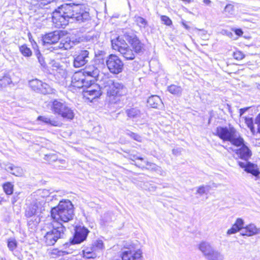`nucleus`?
<instances>
[{
    "label": "nucleus",
    "instance_id": "27",
    "mask_svg": "<svg viewBox=\"0 0 260 260\" xmlns=\"http://www.w3.org/2000/svg\"><path fill=\"white\" fill-rule=\"evenodd\" d=\"M119 52L126 60H133L135 57L133 50L128 46L124 48H121Z\"/></svg>",
    "mask_w": 260,
    "mask_h": 260
},
{
    "label": "nucleus",
    "instance_id": "29",
    "mask_svg": "<svg viewBox=\"0 0 260 260\" xmlns=\"http://www.w3.org/2000/svg\"><path fill=\"white\" fill-rule=\"evenodd\" d=\"M52 1L53 0H27V2L38 8L43 9L45 8L46 6L51 3Z\"/></svg>",
    "mask_w": 260,
    "mask_h": 260
},
{
    "label": "nucleus",
    "instance_id": "26",
    "mask_svg": "<svg viewBox=\"0 0 260 260\" xmlns=\"http://www.w3.org/2000/svg\"><path fill=\"white\" fill-rule=\"evenodd\" d=\"M89 89L84 92V96L87 97L88 99H94L96 98H98L101 95L100 90L98 89V87H96L97 89L93 88V87H90Z\"/></svg>",
    "mask_w": 260,
    "mask_h": 260
},
{
    "label": "nucleus",
    "instance_id": "11",
    "mask_svg": "<svg viewBox=\"0 0 260 260\" xmlns=\"http://www.w3.org/2000/svg\"><path fill=\"white\" fill-rule=\"evenodd\" d=\"M30 87L34 91L44 94H49L53 92V89L49 85L43 83L38 79L32 80L29 83Z\"/></svg>",
    "mask_w": 260,
    "mask_h": 260
},
{
    "label": "nucleus",
    "instance_id": "12",
    "mask_svg": "<svg viewBox=\"0 0 260 260\" xmlns=\"http://www.w3.org/2000/svg\"><path fill=\"white\" fill-rule=\"evenodd\" d=\"M89 232L88 230L84 226H76L74 235L70 240V245L82 243L86 239Z\"/></svg>",
    "mask_w": 260,
    "mask_h": 260
},
{
    "label": "nucleus",
    "instance_id": "58",
    "mask_svg": "<svg viewBox=\"0 0 260 260\" xmlns=\"http://www.w3.org/2000/svg\"><path fill=\"white\" fill-rule=\"evenodd\" d=\"M256 87H257V88L258 89L260 90V84H258L257 85V86H256Z\"/></svg>",
    "mask_w": 260,
    "mask_h": 260
},
{
    "label": "nucleus",
    "instance_id": "18",
    "mask_svg": "<svg viewBox=\"0 0 260 260\" xmlns=\"http://www.w3.org/2000/svg\"><path fill=\"white\" fill-rule=\"evenodd\" d=\"M84 73V76L87 79L93 78L94 80L99 75L100 70L99 69L93 65L86 66L82 71Z\"/></svg>",
    "mask_w": 260,
    "mask_h": 260
},
{
    "label": "nucleus",
    "instance_id": "28",
    "mask_svg": "<svg viewBox=\"0 0 260 260\" xmlns=\"http://www.w3.org/2000/svg\"><path fill=\"white\" fill-rule=\"evenodd\" d=\"M125 113L129 119H136L140 117L141 112L137 108H130L125 109Z\"/></svg>",
    "mask_w": 260,
    "mask_h": 260
},
{
    "label": "nucleus",
    "instance_id": "46",
    "mask_svg": "<svg viewBox=\"0 0 260 260\" xmlns=\"http://www.w3.org/2000/svg\"><path fill=\"white\" fill-rule=\"evenodd\" d=\"M144 188L150 191H153L155 190L156 187L153 184L149 182H146L144 183Z\"/></svg>",
    "mask_w": 260,
    "mask_h": 260
},
{
    "label": "nucleus",
    "instance_id": "47",
    "mask_svg": "<svg viewBox=\"0 0 260 260\" xmlns=\"http://www.w3.org/2000/svg\"><path fill=\"white\" fill-rule=\"evenodd\" d=\"M95 54V57L98 58V59L100 60H103L104 56L105 54V52L103 51H100L98 50L96 52H94ZM104 61V60H103Z\"/></svg>",
    "mask_w": 260,
    "mask_h": 260
},
{
    "label": "nucleus",
    "instance_id": "20",
    "mask_svg": "<svg viewBox=\"0 0 260 260\" xmlns=\"http://www.w3.org/2000/svg\"><path fill=\"white\" fill-rule=\"evenodd\" d=\"M74 45V42L71 41L70 38L67 37L64 39L61 40L58 46L51 47L50 49H52L51 51L57 50L58 48L68 50L72 48Z\"/></svg>",
    "mask_w": 260,
    "mask_h": 260
},
{
    "label": "nucleus",
    "instance_id": "44",
    "mask_svg": "<svg viewBox=\"0 0 260 260\" xmlns=\"http://www.w3.org/2000/svg\"><path fill=\"white\" fill-rule=\"evenodd\" d=\"M160 18L161 21L166 25L170 26L172 25V21L169 17L165 15H162L161 16Z\"/></svg>",
    "mask_w": 260,
    "mask_h": 260
},
{
    "label": "nucleus",
    "instance_id": "36",
    "mask_svg": "<svg viewBox=\"0 0 260 260\" xmlns=\"http://www.w3.org/2000/svg\"><path fill=\"white\" fill-rule=\"evenodd\" d=\"M3 189L7 194H12L13 192V185L10 182L6 183L3 185Z\"/></svg>",
    "mask_w": 260,
    "mask_h": 260
},
{
    "label": "nucleus",
    "instance_id": "51",
    "mask_svg": "<svg viewBox=\"0 0 260 260\" xmlns=\"http://www.w3.org/2000/svg\"><path fill=\"white\" fill-rule=\"evenodd\" d=\"M255 122L257 124V129L258 132L260 133V113L255 118Z\"/></svg>",
    "mask_w": 260,
    "mask_h": 260
},
{
    "label": "nucleus",
    "instance_id": "6",
    "mask_svg": "<svg viewBox=\"0 0 260 260\" xmlns=\"http://www.w3.org/2000/svg\"><path fill=\"white\" fill-rule=\"evenodd\" d=\"M142 252L137 249L135 244L132 242H126L120 252L122 260H141Z\"/></svg>",
    "mask_w": 260,
    "mask_h": 260
},
{
    "label": "nucleus",
    "instance_id": "14",
    "mask_svg": "<svg viewBox=\"0 0 260 260\" xmlns=\"http://www.w3.org/2000/svg\"><path fill=\"white\" fill-rule=\"evenodd\" d=\"M125 38L131 44L135 53H140L143 52L144 45L136 35H125Z\"/></svg>",
    "mask_w": 260,
    "mask_h": 260
},
{
    "label": "nucleus",
    "instance_id": "45",
    "mask_svg": "<svg viewBox=\"0 0 260 260\" xmlns=\"http://www.w3.org/2000/svg\"><path fill=\"white\" fill-rule=\"evenodd\" d=\"M233 57L237 60H241L244 58V54L241 51H236L234 53Z\"/></svg>",
    "mask_w": 260,
    "mask_h": 260
},
{
    "label": "nucleus",
    "instance_id": "10",
    "mask_svg": "<svg viewBox=\"0 0 260 260\" xmlns=\"http://www.w3.org/2000/svg\"><path fill=\"white\" fill-rule=\"evenodd\" d=\"M109 89L107 93L110 96H121L127 93L126 87L122 83L116 81H109Z\"/></svg>",
    "mask_w": 260,
    "mask_h": 260
},
{
    "label": "nucleus",
    "instance_id": "39",
    "mask_svg": "<svg viewBox=\"0 0 260 260\" xmlns=\"http://www.w3.org/2000/svg\"><path fill=\"white\" fill-rule=\"evenodd\" d=\"M17 243L15 239L11 238L8 240V247L11 251H13L17 247Z\"/></svg>",
    "mask_w": 260,
    "mask_h": 260
},
{
    "label": "nucleus",
    "instance_id": "4",
    "mask_svg": "<svg viewBox=\"0 0 260 260\" xmlns=\"http://www.w3.org/2000/svg\"><path fill=\"white\" fill-rule=\"evenodd\" d=\"M216 135L224 141H229L235 146H239L244 142L243 138L233 127L218 126L216 128Z\"/></svg>",
    "mask_w": 260,
    "mask_h": 260
},
{
    "label": "nucleus",
    "instance_id": "53",
    "mask_svg": "<svg viewBox=\"0 0 260 260\" xmlns=\"http://www.w3.org/2000/svg\"><path fill=\"white\" fill-rule=\"evenodd\" d=\"M19 199L18 195L14 196L13 198L12 199V204H15Z\"/></svg>",
    "mask_w": 260,
    "mask_h": 260
},
{
    "label": "nucleus",
    "instance_id": "56",
    "mask_svg": "<svg viewBox=\"0 0 260 260\" xmlns=\"http://www.w3.org/2000/svg\"><path fill=\"white\" fill-rule=\"evenodd\" d=\"M203 2L207 5H209L211 3L210 0H203Z\"/></svg>",
    "mask_w": 260,
    "mask_h": 260
},
{
    "label": "nucleus",
    "instance_id": "34",
    "mask_svg": "<svg viewBox=\"0 0 260 260\" xmlns=\"http://www.w3.org/2000/svg\"><path fill=\"white\" fill-rule=\"evenodd\" d=\"M12 80L9 75H5L0 78V87H6L12 83Z\"/></svg>",
    "mask_w": 260,
    "mask_h": 260
},
{
    "label": "nucleus",
    "instance_id": "55",
    "mask_svg": "<svg viewBox=\"0 0 260 260\" xmlns=\"http://www.w3.org/2000/svg\"><path fill=\"white\" fill-rule=\"evenodd\" d=\"M181 23H182V25H183V26H184V27L186 29L189 30V29H190V27H189L188 25H187V24H186L184 20L182 21Z\"/></svg>",
    "mask_w": 260,
    "mask_h": 260
},
{
    "label": "nucleus",
    "instance_id": "5",
    "mask_svg": "<svg viewBox=\"0 0 260 260\" xmlns=\"http://www.w3.org/2000/svg\"><path fill=\"white\" fill-rule=\"evenodd\" d=\"M66 228L61 223L55 222L52 223V228L47 232L44 236V241L48 246L53 245L58 239L63 238Z\"/></svg>",
    "mask_w": 260,
    "mask_h": 260
},
{
    "label": "nucleus",
    "instance_id": "9",
    "mask_svg": "<svg viewBox=\"0 0 260 260\" xmlns=\"http://www.w3.org/2000/svg\"><path fill=\"white\" fill-rule=\"evenodd\" d=\"M94 82V80L87 79L82 71L77 72L74 74L72 78V85L78 88L84 87H88Z\"/></svg>",
    "mask_w": 260,
    "mask_h": 260
},
{
    "label": "nucleus",
    "instance_id": "31",
    "mask_svg": "<svg viewBox=\"0 0 260 260\" xmlns=\"http://www.w3.org/2000/svg\"><path fill=\"white\" fill-rule=\"evenodd\" d=\"M168 90L173 94L179 96L181 94L182 89L180 86L173 84L168 86Z\"/></svg>",
    "mask_w": 260,
    "mask_h": 260
},
{
    "label": "nucleus",
    "instance_id": "40",
    "mask_svg": "<svg viewBox=\"0 0 260 260\" xmlns=\"http://www.w3.org/2000/svg\"><path fill=\"white\" fill-rule=\"evenodd\" d=\"M245 123L247 126L250 128L251 132L253 133L254 132V127L253 125V121L252 118H246Z\"/></svg>",
    "mask_w": 260,
    "mask_h": 260
},
{
    "label": "nucleus",
    "instance_id": "3",
    "mask_svg": "<svg viewBox=\"0 0 260 260\" xmlns=\"http://www.w3.org/2000/svg\"><path fill=\"white\" fill-rule=\"evenodd\" d=\"M73 205L70 200H62L56 207L52 209L51 217L55 223L67 222L73 218Z\"/></svg>",
    "mask_w": 260,
    "mask_h": 260
},
{
    "label": "nucleus",
    "instance_id": "43",
    "mask_svg": "<svg viewBox=\"0 0 260 260\" xmlns=\"http://www.w3.org/2000/svg\"><path fill=\"white\" fill-rule=\"evenodd\" d=\"M36 56L41 66L45 67L46 65V62L45 61L44 57L42 56V54H41L39 51H38L36 52Z\"/></svg>",
    "mask_w": 260,
    "mask_h": 260
},
{
    "label": "nucleus",
    "instance_id": "21",
    "mask_svg": "<svg viewBox=\"0 0 260 260\" xmlns=\"http://www.w3.org/2000/svg\"><path fill=\"white\" fill-rule=\"evenodd\" d=\"M112 46L113 49L120 52L121 48H124L128 45L125 41L120 37H118L116 39L111 40Z\"/></svg>",
    "mask_w": 260,
    "mask_h": 260
},
{
    "label": "nucleus",
    "instance_id": "7",
    "mask_svg": "<svg viewBox=\"0 0 260 260\" xmlns=\"http://www.w3.org/2000/svg\"><path fill=\"white\" fill-rule=\"evenodd\" d=\"M51 103V110L54 114L60 115L63 118L70 120L73 119L74 112L65 102L55 100Z\"/></svg>",
    "mask_w": 260,
    "mask_h": 260
},
{
    "label": "nucleus",
    "instance_id": "50",
    "mask_svg": "<svg viewBox=\"0 0 260 260\" xmlns=\"http://www.w3.org/2000/svg\"><path fill=\"white\" fill-rule=\"evenodd\" d=\"M206 191V187L204 186H201L199 187L197 190V193L200 194V195H203L205 193Z\"/></svg>",
    "mask_w": 260,
    "mask_h": 260
},
{
    "label": "nucleus",
    "instance_id": "32",
    "mask_svg": "<svg viewBox=\"0 0 260 260\" xmlns=\"http://www.w3.org/2000/svg\"><path fill=\"white\" fill-rule=\"evenodd\" d=\"M21 53L25 57H29L32 55V51L26 45L23 44L19 47Z\"/></svg>",
    "mask_w": 260,
    "mask_h": 260
},
{
    "label": "nucleus",
    "instance_id": "35",
    "mask_svg": "<svg viewBox=\"0 0 260 260\" xmlns=\"http://www.w3.org/2000/svg\"><path fill=\"white\" fill-rule=\"evenodd\" d=\"M146 165L148 166V167H140L139 166V168H141L142 169L145 168L148 170H155V171H160L161 168L156 165L155 164L149 162V161H146L145 162ZM138 167V166H137Z\"/></svg>",
    "mask_w": 260,
    "mask_h": 260
},
{
    "label": "nucleus",
    "instance_id": "8",
    "mask_svg": "<svg viewBox=\"0 0 260 260\" xmlns=\"http://www.w3.org/2000/svg\"><path fill=\"white\" fill-rule=\"evenodd\" d=\"M106 62L109 71L113 74H118L123 71L124 64L120 58L116 55H109Z\"/></svg>",
    "mask_w": 260,
    "mask_h": 260
},
{
    "label": "nucleus",
    "instance_id": "54",
    "mask_svg": "<svg viewBox=\"0 0 260 260\" xmlns=\"http://www.w3.org/2000/svg\"><path fill=\"white\" fill-rule=\"evenodd\" d=\"M248 109V108H242L240 109V114L242 115Z\"/></svg>",
    "mask_w": 260,
    "mask_h": 260
},
{
    "label": "nucleus",
    "instance_id": "19",
    "mask_svg": "<svg viewBox=\"0 0 260 260\" xmlns=\"http://www.w3.org/2000/svg\"><path fill=\"white\" fill-rule=\"evenodd\" d=\"M260 233V229L257 228L254 224H250L242 230L240 234L242 236H247L248 237L258 234Z\"/></svg>",
    "mask_w": 260,
    "mask_h": 260
},
{
    "label": "nucleus",
    "instance_id": "13",
    "mask_svg": "<svg viewBox=\"0 0 260 260\" xmlns=\"http://www.w3.org/2000/svg\"><path fill=\"white\" fill-rule=\"evenodd\" d=\"M90 52L88 50H81L74 56L73 65L75 68H80L86 64L89 60Z\"/></svg>",
    "mask_w": 260,
    "mask_h": 260
},
{
    "label": "nucleus",
    "instance_id": "1",
    "mask_svg": "<svg viewBox=\"0 0 260 260\" xmlns=\"http://www.w3.org/2000/svg\"><path fill=\"white\" fill-rule=\"evenodd\" d=\"M89 14L83 6L74 3L64 4L59 7L53 13V22L61 26L67 25L69 22L76 21L79 22H85L89 19Z\"/></svg>",
    "mask_w": 260,
    "mask_h": 260
},
{
    "label": "nucleus",
    "instance_id": "49",
    "mask_svg": "<svg viewBox=\"0 0 260 260\" xmlns=\"http://www.w3.org/2000/svg\"><path fill=\"white\" fill-rule=\"evenodd\" d=\"M45 159L48 161H55L57 159V157L55 154H47L45 155Z\"/></svg>",
    "mask_w": 260,
    "mask_h": 260
},
{
    "label": "nucleus",
    "instance_id": "24",
    "mask_svg": "<svg viewBox=\"0 0 260 260\" xmlns=\"http://www.w3.org/2000/svg\"><path fill=\"white\" fill-rule=\"evenodd\" d=\"M199 248L206 258L214 250L210 244L207 242H201L199 246Z\"/></svg>",
    "mask_w": 260,
    "mask_h": 260
},
{
    "label": "nucleus",
    "instance_id": "15",
    "mask_svg": "<svg viewBox=\"0 0 260 260\" xmlns=\"http://www.w3.org/2000/svg\"><path fill=\"white\" fill-rule=\"evenodd\" d=\"M237 162L239 166L248 173H250L253 176L257 177L259 176L260 172L257 166L254 164L251 163L248 160L241 161L238 160Z\"/></svg>",
    "mask_w": 260,
    "mask_h": 260
},
{
    "label": "nucleus",
    "instance_id": "48",
    "mask_svg": "<svg viewBox=\"0 0 260 260\" xmlns=\"http://www.w3.org/2000/svg\"><path fill=\"white\" fill-rule=\"evenodd\" d=\"M235 224L237 226H238V228H239L241 231L244 228V227L243 226L244 222L243 220L241 218H238L236 220Z\"/></svg>",
    "mask_w": 260,
    "mask_h": 260
},
{
    "label": "nucleus",
    "instance_id": "59",
    "mask_svg": "<svg viewBox=\"0 0 260 260\" xmlns=\"http://www.w3.org/2000/svg\"><path fill=\"white\" fill-rule=\"evenodd\" d=\"M87 258H90V257H93L92 256H87Z\"/></svg>",
    "mask_w": 260,
    "mask_h": 260
},
{
    "label": "nucleus",
    "instance_id": "38",
    "mask_svg": "<svg viewBox=\"0 0 260 260\" xmlns=\"http://www.w3.org/2000/svg\"><path fill=\"white\" fill-rule=\"evenodd\" d=\"M126 135L136 141L139 142L142 141V137L138 134L128 131L126 133Z\"/></svg>",
    "mask_w": 260,
    "mask_h": 260
},
{
    "label": "nucleus",
    "instance_id": "25",
    "mask_svg": "<svg viewBox=\"0 0 260 260\" xmlns=\"http://www.w3.org/2000/svg\"><path fill=\"white\" fill-rule=\"evenodd\" d=\"M148 106L153 108H158L162 104L160 98L156 95L150 96L147 100Z\"/></svg>",
    "mask_w": 260,
    "mask_h": 260
},
{
    "label": "nucleus",
    "instance_id": "60",
    "mask_svg": "<svg viewBox=\"0 0 260 260\" xmlns=\"http://www.w3.org/2000/svg\"><path fill=\"white\" fill-rule=\"evenodd\" d=\"M175 150H174V149L173 150V153H175Z\"/></svg>",
    "mask_w": 260,
    "mask_h": 260
},
{
    "label": "nucleus",
    "instance_id": "41",
    "mask_svg": "<svg viewBox=\"0 0 260 260\" xmlns=\"http://www.w3.org/2000/svg\"><path fill=\"white\" fill-rule=\"evenodd\" d=\"M239 231L241 232V229L234 223L232 227L228 230L226 234L228 235H230L232 234H235Z\"/></svg>",
    "mask_w": 260,
    "mask_h": 260
},
{
    "label": "nucleus",
    "instance_id": "57",
    "mask_svg": "<svg viewBox=\"0 0 260 260\" xmlns=\"http://www.w3.org/2000/svg\"><path fill=\"white\" fill-rule=\"evenodd\" d=\"M133 157L134 158H135V159H139V160H143V158H142L141 157H136L135 155H134Z\"/></svg>",
    "mask_w": 260,
    "mask_h": 260
},
{
    "label": "nucleus",
    "instance_id": "16",
    "mask_svg": "<svg viewBox=\"0 0 260 260\" xmlns=\"http://www.w3.org/2000/svg\"><path fill=\"white\" fill-rule=\"evenodd\" d=\"M244 141L243 144L240 145L239 147H241L240 148L234 150L235 153L237 155L238 158H236L237 161L239 160V158H241L244 160L247 161L251 157L252 152L249 148L245 144Z\"/></svg>",
    "mask_w": 260,
    "mask_h": 260
},
{
    "label": "nucleus",
    "instance_id": "33",
    "mask_svg": "<svg viewBox=\"0 0 260 260\" xmlns=\"http://www.w3.org/2000/svg\"><path fill=\"white\" fill-rule=\"evenodd\" d=\"M207 259L208 260H223V256L218 251L213 250Z\"/></svg>",
    "mask_w": 260,
    "mask_h": 260
},
{
    "label": "nucleus",
    "instance_id": "17",
    "mask_svg": "<svg viewBox=\"0 0 260 260\" xmlns=\"http://www.w3.org/2000/svg\"><path fill=\"white\" fill-rule=\"evenodd\" d=\"M60 38L59 31H54L46 34L42 37V41L44 45L55 44Z\"/></svg>",
    "mask_w": 260,
    "mask_h": 260
},
{
    "label": "nucleus",
    "instance_id": "52",
    "mask_svg": "<svg viewBox=\"0 0 260 260\" xmlns=\"http://www.w3.org/2000/svg\"><path fill=\"white\" fill-rule=\"evenodd\" d=\"M235 32L238 36H241L243 34V31L241 29H236Z\"/></svg>",
    "mask_w": 260,
    "mask_h": 260
},
{
    "label": "nucleus",
    "instance_id": "30",
    "mask_svg": "<svg viewBox=\"0 0 260 260\" xmlns=\"http://www.w3.org/2000/svg\"><path fill=\"white\" fill-rule=\"evenodd\" d=\"M134 21L140 29H144L148 26V21L141 16L135 15Z\"/></svg>",
    "mask_w": 260,
    "mask_h": 260
},
{
    "label": "nucleus",
    "instance_id": "23",
    "mask_svg": "<svg viewBox=\"0 0 260 260\" xmlns=\"http://www.w3.org/2000/svg\"><path fill=\"white\" fill-rule=\"evenodd\" d=\"M37 120L40 121L47 125L53 126H60V122L59 121L47 116H39L37 118Z\"/></svg>",
    "mask_w": 260,
    "mask_h": 260
},
{
    "label": "nucleus",
    "instance_id": "2",
    "mask_svg": "<svg viewBox=\"0 0 260 260\" xmlns=\"http://www.w3.org/2000/svg\"><path fill=\"white\" fill-rule=\"evenodd\" d=\"M47 190H38L32 193L26 201L27 207L25 210V216L30 217L42 213L45 210L46 200L45 197L47 196Z\"/></svg>",
    "mask_w": 260,
    "mask_h": 260
},
{
    "label": "nucleus",
    "instance_id": "42",
    "mask_svg": "<svg viewBox=\"0 0 260 260\" xmlns=\"http://www.w3.org/2000/svg\"><path fill=\"white\" fill-rule=\"evenodd\" d=\"M234 11V7L232 4L226 5L224 8L223 12L226 14H233Z\"/></svg>",
    "mask_w": 260,
    "mask_h": 260
},
{
    "label": "nucleus",
    "instance_id": "37",
    "mask_svg": "<svg viewBox=\"0 0 260 260\" xmlns=\"http://www.w3.org/2000/svg\"><path fill=\"white\" fill-rule=\"evenodd\" d=\"M92 248L94 251L103 250L104 248V243L102 240H96L92 245Z\"/></svg>",
    "mask_w": 260,
    "mask_h": 260
},
{
    "label": "nucleus",
    "instance_id": "22",
    "mask_svg": "<svg viewBox=\"0 0 260 260\" xmlns=\"http://www.w3.org/2000/svg\"><path fill=\"white\" fill-rule=\"evenodd\" d=\"M6 170L16 176H21L24 173L21 168L15 166L11 164L6 165Z\"/></svg>",
    "mask_w": 260,
    "mask_h": 260
}]
</instances>
